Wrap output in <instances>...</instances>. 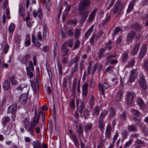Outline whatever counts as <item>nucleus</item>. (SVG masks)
Returning <instances> with one entry per match:
<instances>
[{"mask_svg":"<svg viewBox=\"0 0 148 148\" xmlns=\"http://www.w3.org/2000/svg\"><path fill=\"white\" fill-rule=\"evenodd\" d=\"M90 3L89 2L86 0L82 1L79 5V12L81 16L80 23L83 24L88 15V12L86 9Z\"/></svg>","mask_w":148,"mask_h":148,"instance_id":"f257e3e1","label":"nucleus"},{"mask_svg":"<svg viewBox=\"0 0 148 148\" xmlns=\"http://www.w3.org/2000/svg\"><path fill=\"white\" fill-rule=\"evenodd\" d=\"M123 8V6L118 2L115 3L113 8L112 13L113 14H116L117 16H120L121 14V12Z\"/></svg>","mask_w":148,"mask_h":148,"instance_id":"f03ea898","label":"nucleus"},{"mask_svg":"<svg viewBox=\"0 0 148 148\" xmlns=\"http://www.w3.org/2000/svg\"><path fill=\"white\" fill-rule=\"evenodd\" d=\"M68 42L66 41L62 45L61 48V52L62 56H66L68 53Z\"/></svg>","mask_w":148,"mask_h":148,"instance_id":"7ed1b4c3","label":"nucleus"},{"mask_svg":"<svg viewBox=\"0 0 148 148\" xmlns=\"http://www.w3.org/2000/svg\"><path fill=\"white\" fill-rule=\"evenodd\" d=\"M139 86L143 90H145L147 88L145 80L144 77L141 75H140V80L138 82Z\"/></svg>","mask_w":148,"mask_h":148,"instance_id":"20e7f679","label":"nucleus"},{"mask_svg":"<svg viewBox=\"0 0 148 148\" xmlns=\"http://www.w3.org/2000/svg\"><path fill=\"white\" fill-rule=\"evenodd\" d=\"M137 76L136 69H133L131 70L130 74V83L134 81Z\"/></svg>","mask_w":148,"mask_h":148,"instance_id":"39448f33","label":"nucleus"},{"mask_svg":"<svg viewBox=\"0 0 148 148\" xmlns=\"http://www.w3.org/2000/svg\"><path fill=\"white\" fill-rule=\"evenodd\" d=\"M147 51V47L146 44H144L141 48L140 52L139 54V58L142 59L144 56Z\"/></svg>","mask_w":148,"mask_h":148,"instance_id":"423d86ee","label":"nucleus"},{"mask_svg":"<svg viewBox=\"0 0 148 148\" xmlns=\"http://www.w3.org/2000/svg\"><path fill=\"white\" fill-rule=\"evenodd\" d=\"M33 15L35 18H36L37 15L38 17L40 20H42V19L43 16L41 10L40 9H39L38 10L37 12H36V11L34 10Z\"/></svg>","mask_w":148,"mask_h":148,"instance_id":"0eeeda50","label":"nucleus"},{"mask_svg":"<svg viewBox=\"0 0 148 148\" xmlns=\"http://www.w3.org/2000/svg\"><path fill=\"white\" fill-rule=\"evenodd\" d=\"M17 105V104L15 103L9 106L8 109L7 113H11L13 114L16 110Z\"/></svg>","mask_w":148,"mask_h":148,"instance_id":"6e6552de","label":"nucleus"},{"mask_svg":"<svg viewBox=\"0 0 148 148\" xmlns=\"http://www.w3.org/2000/svg\"><path fill=\"white\" fill-rule=\"evenodd\" d=\"M10 87V84L8 80H5L4 81L3 84V88L5 90H8Z\"/></svg>","mask_w":148,"mask_h":148,"instance_id":"1a4fd4ad","label":"nucleus"},{"mask_svg":"<svg viewBox=\"0 0 148 148\" xmlns=\"http://www.w3.org/2000/svg\"><path fill=\"white\" fill-rule=\"evenodd\" d=\"M137 102L140 107L142 109L144 110L146 108V106L142 99L138 98Z\"/></svg>","mask_w":148,"mask_h":148,"instance_id":"9d476101","label":"nucleus"},{"mask_svg":"<svg viewBox=\"0 0 148 148\" xmlns=\"http://www.w3.org/2000/svg\"><path fill=\"white\" fill-rule=\"evenodd\" d=\"M30 57V55L29 54H27L22 58L21 62L25 64H26L28 62V59Z\"/></svg>","mask_w":148,"mask_h":148,"instance_id":"9b49d317","label":"nucleus"},{"mask_svg":"<svg viewBox=\"0 0 148 148\" xmlns=\"http://www.w3.org/2000/svg\"><path fill=\"white\" fill-rule=\"evenodd\" d=\"M131 27L132 29L136 30H139L142 28V26L137 23L132 24Z\"/></svg>","mask_w":148,"mask_h":148,"instance_id":"f8f14e48","label":"nucleus"},{"mask_svg":"<svg viewBox=\"0 0 148 148\" xmlns=\"http://www.w3.org/2000/svg\"><path fill=\"white\" fill-rule=\"evenodd\" d=\"M79 60V58L78 56H77L74 58L72 60H71L70 62L68 63V66H72L74 63L77 64V63L78 62Z\"/></svg>","mask_w":148,"mask_h":148,"instance_id":"ddd939ff","label":"nucleus"},{"mask_svg":"<svg viewBox=\"0 0 148 148\" xmlns=\"http://www.w3.org/2000/svg\"><path fill=\"white\" fill-rule=\"evenodd\" d=\"M27 98V95L25 94H22L20 98L19 102L25 103L26 101Z\"/></svg>","mask_w":148,"mask_h":148,"instance_id":"4468645a","label":"nucleus"},{"mask_svg":"<svg viewBox=\"0 0 148 148\" xmlns=\"http://www.w3.org/2000/svg\"><path fill=\"white\" fill-rule=\"evenodd\" d=\"M10 121L9 116H4L2 120V123L4 127H5L7 123L9 122Z\"/></svg>","mask_w":148,"mask_h":148,"instance_id":"2eb2a0df","label":"nucleus"},{"mask_svg":"<svg viewBox=\"0 0 148 148\" xmlns=\"http://www.w3.org/2000/svg\"><path fill=\"white\" fill-rule=\"evenodd\" d=\"M140 43H137L134 46L133 49L131 51V54L133 55H135L137 52L140 47Z\"/></svg>","mask_w":148,"mask_h":148,"instance_id":"dca6fc26","label":"nucleus"},{"mask_svg":"<svg viewBox=\"0 0 148 148\" xmlns=\"http://www.w3.org/2000/svg\"><path fill=\"white\" fill-rule=\"evenodd\" d=\"M88 87V85L87 84H84L82 86V92L84 96H86L87 95Z\"/></svg>","mask_w":148,"mask_h":148,"instance_id":"f3484780","label":"nucleus"},{"mask_svg":"<svg viewBox=\"0 0 148 148\" xmlns=\"http://www.w3.org/2000/svg\"><path fill=\"white\" fill-rule=\"evenodd\" d=\"M132 111L133 113V116L135 117L134 118V119L135 121H138L137 118L135 117L139 116L140 114V112L138 110L133 109L132 110Z\"/></svg>","mask_w":148,"mask_h":148,"instance_id":"a211bd4d","label":"nucleus"},{"mask_svg":"<svg viewBox=\"0 0 148 148\" xmlns=\"http://www.w3.org/2000/svg\"><path fill=\"white\" fill-rule=\"evenodd\" d=\"M33 148H42L41 145L38 140L34 141L32 143Z\"/></svg>","mask_w":148,"mask_h":148,"instance_id":"6ab92c4d","label":"nucleus"},{"mask_svg":"<svg viewBox=\"0 0 148 148\" xmlns=\"http://www.w3.org/2000/svg\"><path fill=\"white\" fill-rule=\"evenodd\" d=\"M123 94V92L122 90H120L119 91L116 97V101H119L121 100Z\"/></svg>","mask_w":148,"mask_h":148,"instance_id":"aec40b11","label":"nucleus"},{"mask_svg":"<svg viewBox=\"0 0 148 148\" xmlns=\"http://www.w3.org/2000/svg\"><path fill=\"white\" fill-rule=\"evenodd\" d=\"M98 39V36L92 35L91 38L90 39V42L92 44H94V42H95Z\"/></svg>","mask_w":148,"mask_h":148,"instance_id":"412c9836","label":"nucleus"},{"mask_svg":"<svg viewBox=\"0 0 148 148\" xmlns=\"http://www.w3.org/2000/svg\"><path fill=\"white\" fill-rule=\"evenodd\" d=\"M16 76L15 74H13L11 77L9 78V80L10 81L12 85H14L16 84V82L15 79Z\"/></svg>","mask_w":148,"mask_h":148,"instance_id":"4be33fe9","label":"nucleus"},{"mask_svg":"<svg viewBox=\"0 0 148 148\" xmlns=\"http://www.w3.org/2000/svg\"><path fill=\"white\" fill-rule=\"evenodd\" d=\"M93 28L91 27L85 33V36L86 38V39L88 38V36L91 34Z\"/></svg>","mask_w":148,"mask_h":148,"instance_id":"5701e85b","label":"nucleus"},{"mask_svg":"<svg viewBox=\"0 0 148 148\" xmlns=\"http://www.w3.org/2000/svg\"><path fill=\"white\" fill-rule=\"evenodd\" d=\"M19 11L20 15L23 17L24 16L23 13L24 12V10L21 4H20L19 5Z\"/></svg>","mask_w":148,"mask_h":148,"instance_id":"b1692460","label":"nucleus"},{"mask_svg":"<svg viewBox=\"0 0 148 148\" xmlns=\"http://www.w3.org/2000/svg\"><path fill=\"white\" fill-rule=\"evenodd\" d=\"M105 50V49L104 48H101L99 51L98 55L99 58V59L101 58L103 56V52Z\"/></svg>","mask_w":148,"mask_h":148,"instance_id":"393cba45","label":"nucleus"},{"mask_svg":"<svg viewBox=\"0 0 148 148\" xmlns=\"http://www.w3.org/2000/svg\"><path fill=\"white\" fill-rule=\"evenodd\" d=\"M129 58L127 53L126 52L124 53L122 55L123 61L125 62L128 60Z\"/></svg>","mask_w":148,"mask_h":148,"instance_id":"a878e982","label":"nucleus"},{"mask_svg":"<svg viewBox=\"0 0 148 148\" xmlns=\"http://www.w3.org/2000/svg\"><path fill=\"white\" fill-rule=\"evenodd\" d=\"M80 30L76 29L75 30V36L76 39H77L80 36Z\"/></svg>","mask_w":148,"mask_h":148,"instance_id":"bb28decb","label":"nucleus"},{"mask_svg":"<svg viewBox=\"0 0 148 148\" xmlns=\"http://www.w3.org/2000/svg\"><path fill=\"white\" fill-rule=\"evenodd\" d=\"M15 25L14 24L10 25L9 27V31L10 33H12L15 28Z\"/></svg>","mask_w":148,"mask_h":148,"instance_id":"cd10ccee","label":"nucleus"},{"mask_svg":"<svg viewBox=\"0 0 148 148\" xmlns=\"http://www.w3.org/2000/svg\"><path fill=\"white\" fill-rule=\"evenodd\" d=\"M103 120V119H99V127L101 131L103 130L104 125Z\"/></svg>","mask_w":148,"mask_h":148,"instance_id":"c85d7f7f","label":"nucleus"},{"mask_svg":"<svg viewBox=\"0 0 148 148\" xmlns=\"http://www.w3.org/2000/svg\"><path fill=\"white\" fill-rule=\"evenodd\" d=\"M67 34L69 36H71L73 35V28L69 29L66 31Z\"/></svg>","mask_w":148,"mask_h":148,"instance_id":"c756f323","label":"nucleus"},{"mask_svg":"<svg viewBox=\"0 0 148 148\" xmlns=\"http://www.w3.org/2000/svg\"><path fill=\"white\" fill-rule=\"evenodd\" d=\"M26 70L27 72V75L29 76L31 78H32L33 76V74L32 72L30 71L28 67H26Z\"/></svg>","mask_w":148,"mask_h":148,"instance_id":"7c9ffc66","label":"nucleus"},{"mask_svg":"<svg viewBox=\"0 0 148 148\" xmlns=\"http://www.w3.org/2000/svg\"><path fill=\"white\" fill-rule=\"evenodd\" d=\"M80 105L79 110L78 111L80 113H82L83 112V110L84 108V103L83 102L80 101Z\"/></svg>","mask_w":148,"mask_h":148,"instance_id":"2f4dec72","label":"nucleus"},{"mask_svg":"<svg viewBox=\"0 0 148 148\" xmlns=\"http://www.w3.org/2000/svg\"><path fill=\"white\" fill-rule=\"evenodd\" d=\"M116 56V55H110L108 56L106 58V62L108 63H109L111 59L115 57Z\"/></svg>","mask_w":148,"mask_h":148,"instance_id":"473e14b6","label":"nucleus"},{"mask_svg":"<svg viewBox=\"0 0 148 148\" xmlns=\"http://www.w3.org/2000/svg\"><path fill=\"white\" fill-rule=\"evenodd\" d=\"M111 129L109 127H107L106 132V136L107 137H109L110 136Z\"/></svg>","mask_w":148,"mask_h":148,"instance_id":"72a5a7b5","label":"nucleus"},{"mask_svg":"<svg viewBox=\"0 0 148 148\" xmlns=\"http://www.w3.org/2000/svg\"><path fill=\"white\" fill-rule=\"evenodd\" d=\"M9 45H8V44H6L4 48V49H3V53L4 54H6L8 50V49H9Z\"/></svg>","mask_w":148,"mask_h":148,"instance_id":"f704fd0d","label":"nucleus"},{"mask_svg":"<svg viewBox=\"0 0 148 148\" xmlns=\"http://www.w3.org/2000/svg\"><path fill=\"white\" fill-rule=\"evenodd\" d=\"M78 133L79 137H80L82 134V127L81 125H80L79 127V129L78 130Z\"/></svg>","mask_w":148,"mask_h":148,"instance_id":"c9c22d12","label":"nucleus"},{"mask_svg":"<svg viewBox=\"0 0 148 148\" xmlns=\"http://www.w3.org/2000/svg\"><path fill=\"white\" fill-rule=\"evenodd\" d=\"M47 30V27L45 25L43 27V37H45L47 36L46 33Z\"/></svg>","mask_w":148,"mask_h":148,"instance_id":"e433bc0d","label":"nucleus"},{"mask_svg":"<svg viewBox=\"0 0 148 148\" xmlns=\"http://www.w3.org/2000/svg\"><path fill=\"white\" fill-rule=\"evenodd\" d=\"M83 114L84 116V118L85 119H86L89 114L88 110L87 109L85 110L84 111Z\"/></svg>","mask_w":148,"mask_h":148,"instance_id":"4c0bfd02","label":"nucleus"},{"mask_svg":"<svg viewBox=\"0 0 148 148\" xmlns=\"http://www.w3.org/2000/svg\"><path fill=\"white\" fill-rule=\"evenodd\" d=\"M126 113L123 112L120 116V119L122 120H124L126 119Z\"/></svg>","mask_w":148,"mask_h":148,"instance_id":"58836bf2","label":"nucleus"},{"mask_svg":"<svg viewBox=\"0 0 148 148\" xmlns=\"http://www.w3.org/2000/svg\"><path fill=\"white\" fill-rule=\"evenodd\" d=\"M99 109L98 107H95L94 110L93 114L97 115L99 113Z\"/></svg>","mask_w":148,"mask_h":148,"instance_id":"ea45409f","label":"nucleus"},{"mask_svg":"<svg viewBox=\"0 0 148 148\" xmlns=\"http://www.w3.org/2000/svg\"><path fill=\"white\" fill-rule=\"evenodd\" d=\"M29 70L33 71L34 69L33 64L32 62L31 61H29V67H28Z\"/></svg>","mask_w":148,"mask_h":148,"instance_id":"a19ab883","label":"nucleus"},{"mask_svg":"<svg viewBox=\"0 0 148 148\" xmlns=\"http://www.w3.org/2000/svg\"><path fill=\"white\" fill-rule=\"evenodd\" d=\"M118 136V134L117 131L116 132L115 134L114 135V137L113 138V142L112 144H114L115 143V142L116 140L117 139V138Z\"/></svg>","mask_w":148,"mask_h":148,"instance_id":"79ce46f5","label":"nucleus"},{"mask_svg":"<svg viewBox=\"0 0 148 148\" xmlns=\"http://www.w3.org/2000/svg\"><path fill=\"white\" fill-rule=\"evenodd\" d=\"M97 64H95L94 65V66H93L91 71V74L92 75H93L95 72L96 71L97 68Z\"/></svg>","mask_w":148,"mask_h":148,"instance_id":"37998d69","label":"nucleus"},{"mask_svg":"<svg viewBox=\"0 0 148 148\" xmlns=\"http://www.w3.org/2000/svg\"><path fill=\"white\" fill-rule=\"evenodd\" d=\"M78 66V65L77 64H75L73 67L72 68V69L71 72L73 73L76 72L77 70Z\"/></svg>","mask_w":148,"mask_h":148,"instance_id":"c03bdc74","label":"nucleus"},{"mask_svg":"<svg viewBox=\"0 0 148 148\" xmlns=\"http://www.w3.org/2000/svg\"><path fill=\"white\" fill-rule=\"evenodd\" d=\"M120 30V28L119 27H116L113 31V34H112L113 36H114L117 34Z\"/></svg>","mask_w":148,"mask_h":148,"instance_id":"a18cd8bd","label":"nucleus"},{"mask_svg":"<svg viewBox=\"0 0 148 148\" xmlns=\"http://www.w3.org/2000/svg\"><path fill=\"white\" fill-rule=\"evenodd\" d=\"M42 49L45 52H47L49 50V47L47 45L44 46L42 47Z\"/></svg>","mask_w":148,"mask_h":148,"instance_id":"49530a36","label":"nucleus"},{"mask_svg":"<svg viewBox=\"0 0 148 148\" xmlns=\"http://www.w3.org/2000/svg\"><path fill=\"white\" fill-rule=\"evenodd\" d=\"M79 44L80 42L79 41V40H77L74 46L73 47V49H75L78 47L79 45Z\"/></svg>","mask_w":148,"mask_h":148,"instance_id":"de8ad7c7","label":"nucleus"},{"mask_svg":"<svg viewBox=\"0 0 148 148\" xmlns=\"http://www.w3.org/2000/svg\"><path fill=\"white\" fill-rule=\"evenodd\" d=\"M111 16H108L106 19L103 21V24H106L107 22H108L110 20Z\"/></svg>","mask_w":148,"mask_h":148,"instance_id":"09e8293b","label":"nucleus"},{"mask_svg":"<svg viewBox=\"0 0 148 148\" xmlns=\"http://www.w3.org/2000/svg\"><path fill=\"white\" fill-rule=\"evenodd\" d=\"M136 0H133L130 3V11L132 10L133 8L134 5V4Z\"/></svg>","mask_w":148,"mask_h":148,"instance_id":"8fccbe9b","label":"nucleus"},{"mask_svg":"<svg viewBox=\"0 0 148 148\" xmlns=\"http://www.w3.org/2000/svg\"><path fill=\"white\" fill-rule=\"evenodd\" d=\"M94 15L90 13L89 15V17L88 18V21L89 22H90L94 19Z\"/></svg>","mask_w":148,"mask_h":148,"instance_id":"3c124183","label":"nucleus"},{"mask_svg":"<svg viewBox=\"0 0 148 148\" xmlns=\"http://www.w3.org/2000/svg\"><path fill=\"white\" fill-rule=\"evenodd\" d=\"M115 114V112L114 110L112 108L110 109V117H112Z\"/></svg>","mask_w":148,"mask_h":148,"instance_id":"603ef678","label":"nucleus"},{"mask_svg":"<svg viewBox=\"0 0 148 148\" xmlns=\"http://www.w3.org/2000/svg\"><path fill=\"white\" fill-rule=\"evenodd\" d=\"M74 43V40L73 39H70L69 40V43H68L70 47H72L73 46Z\"/></svg>","mask_w":148,"mask_h":148,"instance_id":"864d4df0","label":"nucleus"},{"mask_svg":"<svg viewBox=\"0 0 148 148\" xmlns=\"http://www.w3.org/2000/svg\"><path fill=\"white\" fill-rule=\"evenodd\" d=\"M144 67L145 69L148 70V60H146L145 61L144 63Z\"/></svg>","mask_w":148,"mask_h":148,"instance_id":"5fc2aeb1","label":"nucleus"},{"mask_svg":"<svg viewBox=\"0 0 148 148\" xmlns=\"http://www.w3.org/2000/svg\"><path fill=\"white\" fill-rule=\"evenodd\" d=\"M70 106L71 107L73 108L74 109L75 107V101L73 99H72L71 100V103H70Z\"/></svg>","mask_w":148,"mask_h":148,"instance_id":"6e6d98bb","label":"nucleus"},{"mask_svg":"<svg viewBox=\"0 0 148 148\" xmlns=\"http://www.w3.org/2000/svg\"><path fill=\"white\" fill-rule=\"evenodd\" d=\"M39 119V117H36V116L34 117V121L33 122L34 123L36 124L38 123Z\"/></svg>","mask_w":148,"mask_h":148,"instance_id":"4d7b16f0","label":"nucleus"},{"mask_svg":"<svg viewBox=\"0 0 148 148\" xmlns=\"http://www.w3.org/2000/svg\"><path fill=\"white\" fill-rule=\"evenodd\" d=\"M107 113V112L106 111H104L100 115L99 119H103V117L105 116Z\"/></svg>","mask_w":148,"mask_h":148,"instance_id":"13d9d810","label":"nucleus"},{"mask_svg":"<svg viewBox=\"0 0 148 148\" xmlns=\"http://www.w3.org/2000/svg\"><path fill=\"white\" fill-rule=\"evenodd\" d=\"M102 87L105 89H107L109 87L108 84L106 82H104L102 84Z\"/></svg>","mask_w":148,"mask_h":148,"instance_id":"bf43d9fd","label":"nucleus"},{"mask_svg":"<svg viewBox=\"0 0 148 148\" xmlns=\"http://www.w3.org/2000/svg\"><path fill=\"white\" fill-rule=\"evenodd\" d=\"M136 32L135 31L132 32L130 33V40L133 38L136 34Z\"/></svg>","mask_w":148,"mask_h":148,"instance_id":"052dcab7","label":"nucleus"},{"mask_svg":"<svg viewBox=\"0 0 148 148\" xmlns=\"http://www.w3.org/2000/svg\"><path fill=\"white\" fill-rule=\"evenodd\" d=\"M70 138L73 140V142L77 140V138L75 136L74 134L71 135L70 136Z\"/></svg>","mask_w":148,"mask_h":148,"instance_id":"680f3d73","label":"nucleus"},{"mask_svg":"<svg viewBox=\"0 0 148 148\" xmlns=\"http://www.w3.org/2000/svg\"><path fill=\"white\" fill-rule=\"evenodd\" d=\"M94 98L93 96H92L90 100V106H93L94 104Z\"/></svg>","mask_w":148,"mask_h":148,"instance_id":"e2e57ef3","label":"nucleus"},{"mask_svg":"<svg viewBox=\"0 0 148 148\" xmlns=\"http://www.w3.org/2000/svg\"><path fill=\"white\" fill-rule=\"evenodd\" d=\"M9 66V64H8L5 63L3 61V62L1 64V68L5 67L6 68H7Z\"/></svg>","mask_w":148,"mask_h":148,"instance_id":"0e129e2a","label":"nucleus"},{"mask_svg":"<svg viewBox=\"0 0 148 148\" xmlns=\"http://www.w3.org/2000/svg\"><path fill=\"white\" fill-rule=\"evenodd\" d=\"M62 86L64 87H66L67 86V81L65 78H64L63 82L62 84Z\"/></svg>","mask_w":148,"mask_h":148,"instance_id":"69168bd1","label":"nucleus"},{"mask_svg":"<svg viewBox=\"0 0 148 148\" xmlns=\"http://www.w3.org/2000/svg\"><path fill=\"white\" fill-rule=\"evenodd\" d=\"M136 131V127L133 125L130 126V131Z\"/></svg>","mask_w":148,"mask_h":148,"instance_id":"338daca9","label":"nucleus"},{"mask_svg":"<svg viewBox=\"0 0 148 148\" xmlns=\"http://www.w3.org/2000/svg\"><path fill=\"white\" fill-rule=\"evenodd\" d=\"M37 37L38 39L40 40H42V36L41 34V33L40 32H38V36Z\"/></svg>","mask_w":148,"mask_h":148,"instance_id":"774afa93","label":"nucleus"}]
</instances>
